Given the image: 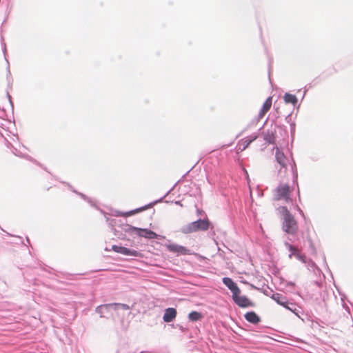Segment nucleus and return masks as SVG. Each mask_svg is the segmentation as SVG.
<instances>
[{
	"label": "nucleus",
	"instance_id": "f257e3e1",
	"mask_svg": "<svg viewBox=\"0 0 353 353\" xmlns=\"http://www.w3.org/2000/svg\"><path fill=\"white\" fill-rule=\"evenodd\" d=\"M279 213L283 216L282 228L284 232L290 234H295L298 231L297 221L291 214L286 207L278 208Z\"/></svg>",
	"mask_w": 353,
	"mask_h": 353
},
{
	"label": "nucleus",
	"instance_id": "f03ea898",
	"mask_svg": "<svg viewBox=\"0 0 353 353\" xmlns=\"http://www.w3.org/2000/svg\"><path fill=\"white\" fill-rule=\"evenodd\" d=\"M210 227V221L208 219H199L196 221L190 223L181 228V232L183 234H190L197 231L208 230Z\"/></svg>",
	"mask_w": 353,
	"mask_h": 353
},
{
	"label": "nucleus",
	"instance_id": "7ed1b4c3",
	"mask_svg": "<svg viewBox=\"0 0 353 353\" xmlns=\"http://www.w3.org/2000/svg\"><path fill=\"white\" fill-rule=\"evenodd\" d=\"M292 190H293L291 189L290 187L287 184L281 185L276 189V199H283L286 202L290 201V195Z\"/></svg>",
	"mask_w": 353,
	"mask_h": 353
},
{
	"label": "nucleus",
	"instance_id": "20e7f679",
	"mask_svg": "<svg viewBox=\"0 0 353 353\" xmlns=\"http://www.w3.org/2000/svg\"><path fill=\"white\" fill-rule=\"evenodd\" d=\"M241 291L232 294L234 303L241 307H253L254 303L245 296H241Z\"/></svg>",
	"mask_w": 353,
	"mask_h": 353
},
{
	"label": "nucleus",
	"instance_id": "39448f33",
	"mask_svg": "<svg viewBox=\"0 0 353 353\" xmlns=\"http://www.w3.org/2000/svg\"><path fill=\"white\" fill-rule=\"evenodd\" d=\"M166 248L168 251L175 253L177 255H187L192 254L189 249L177 244L172 243L166 245Z\"/></svg>",
	"mask_w": 353,
	"mask_h": 353
},
{
	"label": "nucleus",
	"instance_id": "423d86ee",
	"mask_svg": "<svg viewBox=\"0 0 353 353\" xmlns=\"http://www.w3.org/2000/svg\"><path fill=\"white\" fill-rule=\"evenodd\" d=\"M112 250L115 252L120 253L126 256H140L141 255V254L137 250H130L120 245H113L112 246Z\"/></svg>",
	"mask_w": 353,
	"mask_h": 353
},
{
	"label": "nucleus",
	"instance_id": "0eeeda50",
	"mask_svg": "<svg viewBox=\"0 0 353 353\" xmlns=\"http://www.w3.org/2000/svg\"><path fill=\"white\" fill-rule=\"evenodd\" d=\"M286 247L288 248L290 254H289V258L292 259V256L296 257L298 260L301 261L303 263H306V256L304 254L301 253V251L294 245L286 243Z\"/></svg>",
	"mask_w": 353,
	"mask_h": 353
},
{
	"label": "nucleus",
	"instance_id": "6e6552de",
	"mask_svg": "<svg viewBox=\"0 0 353 353\" xmlns=\"http://www.w3.org/2000/svg\"><path fill=\"white\" fill-rule=\"evenodd\" d=\"M275 159L276 162L281 165V168L287 169L288 158L278 148H276Z\"/></svg>",
	"mask_w": 353,
	"mask_h": 353
},
{
	"label": "nucleus",
	"instance_id": "1a4fd4ad",
	"mask_svg": "<svg viewBox=\"0 0 353 353\" xmlns=\"http://www.w3.org/2000/svg\"><path fill=\"white\" fill-rule=\"evenodd\" d=\"M272 299L275 301L278 304L286 307L287 309L292 311V309L288 307V301L285 296L279 293L273 294Z\"/></svg>",
	"mask_w": 353,
	"mask_h": 353
},
{
	"label": "nucleus",
	"instance_id": "9d476101",
	"mask_svg": "<svg viewBox=\"0 0 353 353\" xmlns=\"http://www.w3.org/2000/svg\"><path fill=\"white\" fill-rule=\"evenodd\" d=\"M133 230L137 231V234H139V236L142 237H145L150 239H156L157 237V234L150 230L141 229L137 228H134Z\"/></svg>",
	"mask_w": 353,
	"mask_h": 353
},
{
	"label": "nucleus",
	"instance_id": "9b49d317",
	"mask_svg": "<svg viewBox=\"0 0 353 353\" xmlns=\"http://www.w3.org/2000/svg\"><path fill=\"white\" fill-rule=\"evenodd\" d=\"M272 105V97H269L264 102L261 110L259 111L258 119H261L265 114L270 110Z\"/></svg>",
	"mask_w": 353,
	"mask_h": 353
},
{
	"label": "nucleus",
	"instance_id": "f8f14e48",
	"mask_svg": "<svg viewBox=\"0 0 353 353\" xmlns=\"http://www.w3.org/2000/svg\"><path fill=\"white\" fill-rule=\"evenodd\" d=\"M256 135H253L241 139L238 143V150L241 151L245 150L252 141L256 139Z\"/></svg>",
	"mask_w": 353,
	"mask_h": 353
},
{
	"label": "nucleus",
	"instance_id": "ddd939ff",
	"mask_svg": "<svg viewBox=\"0 0 353 353\" xmlns=\"http://www.w3.org/2000/svg\"><path fill=\"white\" fill-rule=\"evenodd\" d=\"M176 316V310L174 308L169 307L165 310L163 315V321L169 323L172 321Z\"/></svg>",
	"mask_w": 353,
	"mask_h": 353
},
{
	"label": "nucleus",
	"instance_id": "4468645a",
	"mask_svg": "<svg viewBox=\"0 0 353 353\" xmlns=\"http://www.w3.org/2000/svg\"><path fill=\"white\" fill-rule=\"evenodd\" d=\"M223 283L232 292V294L234 292H240L239 288L237 285L232 280V279L228 277H225L223 279Z\"/></svg>",
	"mask_w": 353,
	"mask_h": 353
},
{
	"label": "nucleus",
	"instance_id": "2eb2a0df",
	"mask_svg": "<svg viewBox=\"0 0 353 353\" xmlns=\"http://www.w3.org/2000/svg\"><path fill=\"white\" fill-rule=\"evenodd\" d=\"M245 319L250 323L257 324L261 321L260 317L254 312H248L245 314Z\"/></svg>",
	"mask_w": 353,
	"mask_h": 353
},
{
	"label": "nucleus",
	"instance_id": "dca6fc26",
	"mask_svg": "<svg viewBox=\"0 0 353 353\" xmlns=\"http://www.w3.org/2000/svg\"><path fill=\"white\" fill-rule=\"evenodd\" d=\"M284 101L286 103H292L294 105L297 103V98L294 94L286 93L284 95Z\"/></svg>",
	"mask_w": 353,
	"mask_h": 353
},
{
	"label": "nucleus",
	"instance_id": "f3484780",
	"mask_svg": "<svg viewBox=\"0 0 353 353\" xmlns=\"http://www.w3.org/2000/svg\"><path fill=\"white\" fill-rule=\"evenodd\" d=\"M188 318L192 321H197L202 318V315L196 311H193L189 314Z\"/></svg>",
	"mask_w": 353,
	"mask_h": 353
},
{
	"label": "nucleus",
	"instance_id": "a211bd4d",
	"mask_svg": "<svg viewBox=\"0 0 353 353\" xmlns=\"http://www.w3.org/2000/svg\"><path fill=\"white\" fill-rule=\"evenodd\" d=\"M265 140L269 143H273L274 142V134L272 130L268 131L267 134H265Z\"/></svg>",
	"mask_w": 353,
	"mask_h": 353
},
{
	"label": "nucleus",
	"instance_id": "6ab92c4d",
	"mask_svg": "<svg viewBox=\"0 0 353 353\" xmlns=\"http://www.w3.org/2000/svg\"><path fill=\"white\" fill-rule=\"evenodd\" d=\"M110 306L113 307L114 310L122 309L123 310H128L130 309L129 305L123 303H112Z\"/></svg>",
	"mask_w": 353,
	"mask_h": 353
},
{
	"label": "nucleus",
	"instance_id": "aec40b11",
	"mask_svg": "<svg viewBox=\"0 0 353 353\" xmlns=\"http://www.w3.org/2000/svg\"><path fill=\"white\" fill-rule=\"evenodd\" d=\"M148 205H145V206H144V207H143V208H138V209H136V210H132V211H130V212H126V213H125V215H126V216H131V215L134 214L135 213L140 212H141V211H143V210H146V209H148Z\"/></svg>",
	"mask_w": 353,
	"mask_h": 353
}]
</instances>
